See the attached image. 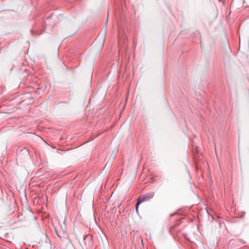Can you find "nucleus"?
<instances>
[{
  "label": "nucleus",
  "instance_id": "f257e3e1",
  "mask_svg": "<svg viewBox=\"0 0 249 249\" xmlns=\"http://www.w3.org/2000/svg\"><path fill=\"white\" fill-rule=\"evenodd\" d=\"M154 196V192H150L145 194L143 195L140 196L137 199V202L135 206L136 211L137 213H139V206L140 204L143 202L148 201L152 198Z\"/></svg>",
  "mask_w": 249,
  "mask_h": 249
},
{
  "label": "nucleus",
  "instance_id": "f03ea898",
  "mask_svg": "<svg viewBox=\"0 0 249 249\" xmlns=\"http://www.w3.org/2000/svg\"><path fill=\"white\" fill-rule=\"evenodd\" d=\"M55 233L56 234H57V235L59 237V238H61L62 236L59 234L58 231L55 229Z\"/></svg>",
  "mask_w": 249,
  "mask_h": 249
},
{
  "label": "nucleus",
  "instance_id": "7ed1b4c3",
  "mask_svg": "<svg viewBox=\"0 0 249 249\" xmlns=\"http://www.w3.org/2000/svg\"><path fill=\"white\" fill-rule=\"evenodd\" d=\"M55 233L56 234H57V235L59 237V238H61L62 236L59 234L58 231L55 229Z\"/></svg>",
  "mask_w": 249,
  "mask_h": 249
}]
</instances>
